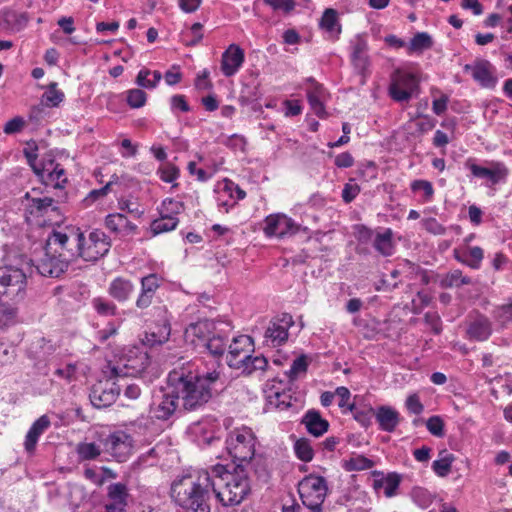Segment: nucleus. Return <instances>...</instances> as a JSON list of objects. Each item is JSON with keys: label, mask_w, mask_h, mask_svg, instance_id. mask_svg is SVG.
<instances>
[{"label": "nucleus", "mask_w": 512, "mask_h": 512, "mask_svg": "<svg viewBox=\"0 0 512 512\" xmlns=\"http://www.w3.org/2000/svg\"><path fill=\"white\" fill-rule=\"evenodd\" d=\"M220 373L216 370L204 374L194 373L192 365L187 362L174 368L168 375L169 387L182 400L187 411L197 410L212 397V389L218 381Z\"/></svg>", "instance_id": "f257e3e1"}, {"label": "nucleus", "mask_w": 512, "mask_h": 512, "mask_svg": "<svg viewBox=\"0 0 512 512\" xmlns=\"http://www.w3.org/2000/svg\"><path fill=\"white\" fill-rule=\"evenodd\" d=\"M213 481L209 471L183 475L173 481L171 496L181 512H210V493Z\"/></svg>", "instance_id": "f03ea898"}, {"label": "nucleus", "mask_w": 512, "mask_h": 512, "mask_svg": "<svg viewBox=\"0 0 512 512\" xmlns=\"http://www.w3.org/2000/svg\"><path fill=\"white\" fill-rule=\"evenodd\" d=\"M209 474L213 481L212 492L223 506L238 505L250 493L249 478L241 464H237L233 472L217 464Z\"/></svg>", "instance_id": "7ed1b4c3"}, {"label": "nucleus", "mask_w": 512, "mask_h": 512, "mask_svg": "<svg viewBox=\"0 0 512 512\" xmlns=\"http://www.w3.org/2000/svg\"><path fill=\"white\" fill-rule=\"evenodd\" d=\"M70 237H80L73 226H65L60 230L53 229L48 235L45 254L36 265L42 276L57 278L66 271L71 258L67 253Z\"/></svg>", "instance_id": "20e7f679"}, {"label": "nucleus", "mask_w": 512, "mask_h": 512, "mask_svg": "<svg viewBox=\"0 0 512 512\" xmlns=\"http://www.w3.org/2000/svg\"><path fill=\"white\" fill-rule=\"evenodd\" d=\"M80 237L69 238L75 248L69 247L67 253L70 257L79 256L85 261H96L108 253L111 244L106 234L100 230H94L89 234V238L85 241V237L79 228L73 227Z\"/></svg>", "instance_id": "39448f33"}, {"label": "nucleus", "mask_w": 512, "mask_h": 512, "mask_svg": "<svg viewBox=\"0 0 512 512\" xmlns=\"http://www.w3.org/2000/svg\"><path fill=\"white\" fill-rule=\"evenodd\" d=\"M27 286L26 273L22 266L5 265L0 267V300L13 307L24 299Z\"/></svg>", "instance_id": "423d86ee"}, {"label": "nucleus", "mask_w": 512, "mask_h": 512, "mask_svg": "<svg viewBox=\"0 0 512 512\" xmlns=\"http://www.w3.org/2000/svg\"><path fill=\"white\" fill-rule=\"evenodd\" d=\"M225 443L228 454L241 465L248 463L255 455L256 436L249 427L235 428L228 434Z\"/></svg>", "instance_id": "0eeeda50"}, {"label": "nucleus", "mask_w": 512, "mask_h": 512, "mask_svg": "<svg viewBox=\"0 0 512 512\" xmlns=\"http://www.w3.org/2000/svg\"><path fill=\"white\" fill-rule=\"evenodd\" d=\"M149 356L143 351H130L125 359L118 363L108 362L103 368V373L109 378L137 377L141 375L149 365Z\"/></svg>", "instance_id": "6e6552de"}, {"label": "nucleus", "mask_w": 512, "mask_h": 512, "mask_svg": "<svg viewBox=\"0 0 512 512\" xmlns=\"http://www.w3.org/2000/svg\"><path fill=\"white\" fill-rule=\"evenodd\" d=\"M302 503L312 512H322V505L327 495L328 487L324 477L308 475L298 485Z\"/></svg>", "instance_id": "1a4fd4ad"}, {"label": "nucleus", "mask_w": 512, "mask_h": 512, "mask_svg": "<svg viewBox=\"0 0 512 512\" xmlns=\"http://www.w3.org/2000/svg\"><path fill=\"white\" fill-rule=\"evenodd\" d=\"M419 86L418 77L410 72L396 70L391 75L389 95L397 102H408Z\"/></svg>", "instance_id": "9d476101"}, {"label": "nucleus", "mask_w": 512, "mask_h": 512, "mask_svg": "<svg viewBox=\"0 0 512 512\" xmlns=\"http://www.w3.org/2000/svg\"><path fill=\"white\" fill-rule=\"evenodd\" d=\"M105 380H100L91 388L89 398L96 408H105L112 405L119 393L120 385L116 382L118 378H109L104 373Z\"/></svg>", "instance_id": "9b49d317"}, {"label": "nucleus", "mask_w": 512, "mask_h": 512, "mask_svg": "<svg viewBox=\"0 0 512 512\" xmlns=\"http://www.w3.org/2000/svg\"><path fill=\"white\" fill-rule=\"evenodd\" d=\"M104 447L116 461L124 462L132 452V438L124 431H116L106 438Z\"/></svg>", "instance_id": "f8f14e48"}, {"label": "nucleus", "mask_w": 512, "mask_h": 512, "mask_svg": "<svg viewBox=\"0 0 512 512\" xmlns=\"http://www.w3.org/2000/svg\"><path fill=\"white\" fill-rule=\"evenodd\" d=\"M218 326H227V323L209 319H203L195 323H191L185 329V339L196 348H201L205 343V340L208 339L210 334L214 332L215 328H218Z\"/></svg>", "instance_id": "ddd939ff"}, {"label": "nucleus", "mask_w": 512, "mask_h": 512, "mask_svg": "<svg viewBox=\"0 0 512 512\" xmlns=\"http://www.w3.org/2000/svg\"><path fill=\"white\" fill-rule=\"evenodd\" d=\"M264 233L268 237L282 238L287 235L295 234L298 226L285 214H272L265 218Z\"/></svg>", "instance_id": "4468645a"}, {"label": "nucleus", "mask_w": 512, "mask_h": 512, "mask_svg": "<svg viewBox=\"0 0 512 512\" xmlns=\"http://www.w3.org/2000/svg\"><path fill=\"white\" fill-rule=\"evenodd\" d=\"M35 174L46 186L62 188L67 182L64 168L53 159L44 160Z\"/></svg>", "instance_id": "2eb2a0df"}, {"label": "nucleus", "mask_w": 512, "mask_h": 512, "mask_svg": "<svg viewBox=\"0 0 512 512\" xmlns=\"http://www.w3.org/2000/svg\"><path fill=\"white\" fill-rule=\"evenodd\" d=\"M170 389V392L162 394L151 404L150 413L152 417L158 420H168L175 413L179 399L177 394L173 392V388Z\"/></svg>", "instance_id": "dca6fc26"}, {"label": "nucleus", "mask_w": 512, "mask_h": 512, "mask_svg": "<svg viewBox=\"0 0 512 512\" xmlns=\"http://www.w3.org/2000/svg\"><path fill=\"white\" fill-rule=\"evenodd\" d=\"M465 166L471 171L472 175L477 178L486 179L491 184H497L505 178L507 170L502 163H492L491 167H482L477 165L473 160L466 161Z\"/></svg>", "instance_id": "f3484780"}, {"label": "nucleus", "mask_w": 512, "mask_h": 512, "mask_svg": "<svg viewBox=\"0 0 512 512\" xmlns=\"http://www.w3.org/2000/svg\"><path fill=\"white\" fill-rule=\"evenodd\" d=\"M245 59L244 50L237 44H230L221 58V71L226 77L235 75Z\"/></svg>", "instance_id": "a211bd4d"}, {"label": "nucleus", "mask_w": 512, "mask_h": 512, "mask_svg": "<svg viewBox=\"0 0 512 512\" xmlns=\"http://www.w3.org/2000/svg\"><path fill=\"white\" fill-rule=\"evenodd\" d=\"M464 71L470 73L472 78L483 87H493L496 83L492 65L487 60H477L473 64H466Z\"/></svg>", "instance_id": "6ab92c4d"}, {"label": "nucleus", "mask_w": 512, "mask_h": 512, "mask_svg": "<svg viewBox=\"0 0 512 512\" xmlns=\"http://www.w3.org/2000/svg\"><path fill=\"white\" fill-rule=\"evenodd\" d=\"M229 324L227 326H218L214 332L210 334L201 348L208 351L214 357H220L227 349L229 338Z\"/></svg>", "instance_id": "aec40b11"}, {"label": "nucleus", "mask_w": 512, "mask_h": 512, "mask_svg": "<svg viewBox=\"0 0 512 512\" xmlns=\"http://www.w3.org/2000/svg\"><path fill=\"white\" fill-rule=\"evenodd\" d=\"M291 323V317L287 315L271 321L265 332L266 341L270 342L273 347L283 344L288 338V328Z\"/></svg>", "instance_id": "412c9836"}, {"label": "nucleus", "mask_w": 512, "mask_h": 512, "mask_svg": "<svg viewBox=\"0 0 512 512\" xmlns=\"http://www.w3.org/2000/svg\"><path fill=\"white\" fill-rule=\"evenodd\" d=\"M307 99L313 112L320 118L326 116L324 102L327 99V92L324 87L313 78L308 79Z\"/></svg>", "instance_id": "4be33fe9"}, {"label": "nucleus", "mask_w": 512, "mask_h": 512, "mask_svg": "<svg viewBox=\"0 0 512 512\" xmlns=\"http://www.w3.org/2000/svg\"><path fill=\"white\" fill-rule=\"evenodd\" d=\"M231 368L239 370L241 374L251 375L256 371H265L268 366L267 359L262 355L252 356L245 354L241 360H231Z\"/></svg>", "instance_id": "5701e85b"}, {"label": "nucleus", "mask_w": 512, "mask_h": 512, "mask_svg": "<svg viewBox=\"0 0 512 512\" xmlns=\"http://www.w3.org/2000/svg\"><path fill=\"white\" fill-rule=\"evenodd\" d=\"M51 426L50 418L47 415H42L39 417L28 430L25 440H24V449L25 451L32 455L36 450L37 442L41 435Z\"/></svg>", "instance_id": "b1692460"}, {"label": "nucleus", "mask_w": 512, "mask_h": 512, "mask_svg": "<svg viewBox=\"0 0 512 512\" xmlns=\"http://www.w3.org/2000/svg\"><path fill=\"white\" fill-rule=\"evenodd\" d=\"M466 333L470 340L486 341L492 334V323L486 316L477 314L470 320Z\"/></svg>", "instance_id": "393cba45"}, {"label": "nucleus", "mask_w": 512, "mask_h": 512, "mask_svg": "<svg viewBox=\"0 0 512 512\" xmlns=\"http://www.w3.org/2000/svg\"><path fill=\"white\" fill-rule=\"evenodd\" d=\"M375 419L382 431L392 433L400 423L399 412L391 406H379L374 412Z\"/></svg>", "instance_id": "a878e982"}, {"label": "nucleus", "mask_w": 512, "mask_h": 512, "mask_svg": "<svg viewBox=\"0 0 512 512\" xmlns=\"http://www.w3.org/2000/svg\"><path fill=\"white\" fill-rule=\"evenodd\" d=\"M134 284L124 277H116L108 286V294L116 301L123 303L130 299L134 292Z\"/></svg>", "instance_id": "bb28decb"}, {"label": "nucleus", "mask_w": 512, "mask_h": 512, "mask_svg": "<svg viewBox=\"0 0 512 512\" xmlns=\"http://www.w3.org/2000/svg\"><path fill=\"white\" fill-rule=\"evenodd\" d=\"M301 423L305 425L308 433L320 437L328 431L329 422L322 418L320 413L314 409L308 410L303 416Z\"/></svg>", "instance_id": "cd10ccee"}, {"label": "nucleus", "mask_w": 512, "mask_h": 512, "mask_svg": "<svg viewBox=\"0 0 512 512\" xmlns=\"http://www.w3.org/2000/svg\"><path fill=\"white\" fill-rule=\"evenodd\" d=\"M228 353L226 356V361L229 367H231V360H241V357L245 354H249L251 348L253 347V340L250 336L240 335L238 337H234L230 345L228 346Z\"/></svg>", "instance_id": "c85d7f7f"}, {"label": "nucleus", "mask_w": 512, "mask_h": 512, "mask_svg": "<svg viewBox=\"0 0 512 512\" xmlns=\"http://www.w3.org/2000/svg\"><path fill=\"white\" fill-rule=\"evenodd\" d=\"M352 62L356 69L364 73L370 66L367 41L357 36L352 44Z\"/></svg>", "instance_id": "c756f323"}, {"label": "nucleus", "mask_w": 512, "mask_h": 512, "mask_svg": "<svg viewBox=\"0 0 512 512\" xmlns=\"http://www.w3.org/2000/svg\"><path fill=\"white\" fill-rule=\"evenodd\" d=\"M373 248L382 256L389 257L395 251L393 231L390 228L377 230L372 242Z\"/></svg>", "instance_id": "7c9ffc66"}, {"label": "nucleus", "mask_w": 512, "mask_h": 512, "mask_svg": "<svg viewBox=\"0 0 512 512\" xmlns=\"http://www.w3.org/2000/svg\"><path fill=\"white\" fill-rule=\"evenodd\" d=\"M105 226L114 233H122L124 235L134 234L137 230V226L121 213L107 215L105 218Z\"/></svg>", "instance_id": "2f4dec72"}, {"label": "nucleus", "mask_w": 512, "mask_h": 512, "mask_svg": "<svg viewBox=\"0 0 512 512\" xmlns=\"http://www.w3.org/2000/svg\"><path fill=\"white\" fill-rule=\"evenodd\" d=\"M25 197L30 200L27 204V211L35 215H43L48 210L55 211L57 209L56 204L59 203L58 200L49 196L31 197L29 193H26Z\"/></svg>", "instance_id": "473e14b6"}, {"label": "nucleus", "mask_w": 512, "mask_h": 512, "mask_svg": "<svg viewBox=\"0 0 512 512\" xmlns=\"http://www.w3.org/2000/svg\"><path fill=\"white\" fill-rule=\"evenodd\" d=\"M319 24L330 38L337 39L341 33V25L338 21L337 11L332 8H328L324 11Z\"/></svg>", "instance_id": "72a5a7b5"}, {"label": "nucleus", "mask_w": 512, "mask_h": 512, "mask_svg": "<svg viewBox=\"0 0 512 512\" xmlns=\"http://www.w3.org/2000/svg\"><path fill=\"white\" fill-rule=\"evenodd\" d=\"M400 482L401 478L398 474L389 473L386 477L375 479L373 482V487L376 491L383 489L385 496L390 498L396 494Z\"/></svg>", "instance_id": "f704fd0d"}, {"label": "nucleus", "mask_w": 512, "mask_h": 512, "mask_svg": "<svg viewBox=\"0 0 512 512\" xmlns=\"http://www.w3.org/2000/svg\"><path fill=\"white\" fill-rule=\"evenodd\" d=\"M162 79L160 71H150L147 68L141 69L137 76L135 83L145 89H154Z\"/></svg>", "instance_id": "c9c22d12"}, {"label": "nucleus", "mask_w": 512, "mask_h": 512, "mask_svg": "<svg viewBox=\"0 0 512 512\" xmlns=\"http://www.w3.org/2000/svg\"><path fill=\"white\" fill-rule=\"evenodd\" d=\"M472 284V279L468 276H464L461 270H453L445 274L440 280V286L442 288H459L463 285Z\"/></svg>", "instance_id": "e433bc0d"}, {"label": "nucleus", "mask_w": 512, "mask_h": 512, "mask_svg": "<svg viewBox=\"0 0 512 512\" xmlns=\"http://www.w3.org/2000/svg\"><path fill=\"white\" fill-rule=\"evenodd\" d=\"M178 218L173 215L161 214V217L151 223V231L154 235L174 230L178 225Z\"/></svg>", "instance_id": "4c0bfd02"}, {"label": "nucleus", "mask_w": 512, "mask_h": 512, "mask_svg": "<svg viewBox=\"0 0 512 512\" xmlns=\"http://www.w3.org/2000/svg\"><path fill=\"white\" fill-rule=\"evenodd\" d=\"M454 459L453 454L449 453L447 450H442L439 453V458L432 464L433 471L440 477L447 476L451 470Z\"/></svg>", "instance_id": "58836bf2"}, {"label": "nucleus", "mask_w": 512, "mask_h": 512, "mask_svg": "<svg viewBox=\"0 0 512 512\" xmlns=\"http://www.w3.org/2000/svg\"><path fill=\"white\" fill-rule=\"evenodd\" d=\"M101 448L94 442H80L76 446V453L80 461H91L98 458Z\"/></svg>", "instance_id": "ea45409f"}, {"label": "nucleus", "mask_w": 512, "mask_h": 512, "mask_svg": "<svg viewBox=\"0 0 512 512\" xmlns=\"http://www.w3.org/2000/svg\"><path fill=\"white\" fill-rule=\"evenodd\" d=\"M57 83L53 82L49 85L47 91L41 97V104L46 107H56L64 99V93L57 88Z\"/></svg>", "instance_id": "a19ab883"}, {"label": "nucleus", "mask_w": 512, "mask_h": 512, "mask_svg": "<svg viewBox=\"0 0 512 512\" xmlns=\"http://www.w3.org/2000/svg\"><path fill=\"white\" fill-rule=\"evenodd\" d=\"M92 306L101 316H115L117 314V306L114 302L103 297H97L92 300Z\"/></svg>", "instance_id": "79ce46f5"}, {"label": "nucleus", "mask_w": 512, "mask_h": 512, "mask_svg": "<svg viewBox=\"0 0 512 512\" xmlns=\"http://www.w3.org/2000/svg\"><path fill=\"white\" fill-rule=\"evenodd\" d=\"M294 451L301 461L310 462L313 459L314 451L310 441L306 438H300L295 441Z\"/></svg>", "instance_id": "37998d69"}, {"label": "nucleus", "mask_w": 512, "mask_h": 512, "mask_svg": "<svg viewBox=\"0 0 512 512\" xmlns=\"http://www.w3.org/2000/svg\"><path fill=\"white\" fill-rule=\"evenodd\" d=\"M433 46L431 36L426 32H419L414 35L410 41L409 49L411 51H423Z\"/></svg>", "instance_id": "c03bdc74"}, {"label": "nucleus", "mask_w": 512, "mask_h": 512, "mask_svg": "<svg viewBox=\"0 0 512 512\" xmlns=\"http://www.w3.org/2000/svg\"><path fill=\"white\" fill-rule=\"evenodd\" d=\"M127 488L122 483H113L108 487V499L111 502L127 505Z\"/></svg>", "instance_id": "a18cd8bd"}, {"label": "nucleus", "mask_w": 512, "mask_h": 512, "mask_svg": "<svg viewBox=\"0 0 512 512\" xmlns=\"http://www.w3.org/2000/svg\"><path fill=\"white\" fill-rule=\"evenodd\" d=\"M374 466V462L362 455H357L355 457L350 458L346 462V469L348 471H361V470H367Z\"/></svg>", "instance_id": "49530a36"}, {"label": "nucleus", "mask_w": 512, "mask_h": 512, "mask_svg": "<svg viewBox=\"0 0 512 512\" xmlns=\"http://www.w3.org/2000/svg\"><path fill=\"white\" fill-rule=\"evenodd\" d=\"M307 366L308 363L304 355L297 357L293 361L289 371L286 372L289 380L294 381L298 378L299 375L306 373Z\"/></svg>", "instance_id": "de8ad7c7"}, {"label": "nucleus", "mask_w": 512, "mask_h": 512, "mask_svg": "<svg viewBox=\"0 0 512 512\" xmlns=\"http://www.w3.org/2000/svg\"><path fill=\"white\" fill-rule=\"evenodd\" d=\"M160 283L161 279L157 274H149L141 278V291L155 295Z\"/></svg>", "instance_id": "09e8293b"}, {"label": "nucleus", "mask_w": 512, "mask_h": 512, "mask_svg": "<svg viewBox=\"0 0 512 512\" xmlns=\"http://www.w3.org/2000/svg\"><path fill=\"white\" fill-rule=\"evenodd\" d=\"M411 190L413 192L422 191L424 194V201L428 202L434 195L432 183L427 180H414L411 183Z\"/></svg>", "instance_id": "8fccbe9b"}, {"label": "nucleus", "mask_w": 512, "mask_h": 512, "mask_svg": "<svg viewBox=\"0 0 512 512\" xmlns=\"http://www.w3.org/2000/svg\"><path fill=\"white\" fill-rule=\"evenodd\" d=\"M147 95L141 89L127 91V103L131 108H140L146 103Z\"/></svg>", "instance_id": "3c124183"}, {"label": "nucleus", "mask_w": 512, "mask_h": 512, "mask_svg": "<svg viewBox=\"0 0 512 512\" xmlns=\"http://www.w3.org/2000/svg\"><path fill=\"white\" fill-rule=\"evenodd\" d=\"M37 151L38 147L35 142H28L26 147L23 149V154L26 157L29 166L33 169L34 173L41 167V164H37Z\"/></svg>", "instance_id": "603ef678"}, {"label": "nucleus", "mask_w": 512, "mask_h": 512, "mask_svg": "<svg viewBox=\"0 0 512 512\" xmlns=\"http://www.w3.org/2000/svg\"><path fill=\"white\" fill-rule=\"evenodd\" d=\"M467 255L468 261H466V265L472 269H479L484 258L483 249L478 246L471 247L469 248Z\"/></svg>", "instance_id": "864d4df0"}, {"label": "nucleus", "mask_w": 512, "mask_h": 512, "mask_svg": "<svg viewBox=\"0 0 512 512\" xmlns=\"http://www.w3.org/2000/svg\"><path fill=\"white\" fill-rule=\"evenodd\" d=\"M184 208L183 203L173 200L171 198H167L162 202L160 214H168L176 216L179 214Z\"/></svg>", "instance_id": "5fc2aeb1"}, {"label": "nucleus", "mask_w": 512, "mask_h": 512, "mask_svg": "<svg viewBox=\"0 0 512 512\" xmlns=\"http://www.w3.org/2000/svg\"><path fill=\"white\" fill-rule=\"evenodd\" d=\"M158 175L160 179L166 183H173L179 176V169L172 165H166L158 170Z\"/></svg>", "instance_id": "6e6d98bb"}, {"label": "nucleus", "mask_w": 512, "mask_h": 512, "mask_svg": "<svg viewBox=\"0 0 512 512\" xmlns=\"http://www.w3.org/2000/svg\"><path fill=\"white\" fill-rule=\"evenodd\" d=\"M264 3L269 5L275 11H282L289 13L295 8L294 0H264Z\"/></svg>", "instance_id": "4d7b16f0"}, {"label": "nucleus", "mask_w": 512, "mask_h": 512, "mask_svg": "<svg viewBox=\"0 0 512 512\" xmlns=\"http://www.w3.org/2000/svg\"><path fill=\"white\" fill-rule=\"evenodd\" d=\"M426 427L428 431L437 437L443 436L444 423L439 416H432L427 420Z\"/></svg>", "instance_id": "13d9d810"}, {"label": "nucleus", "mask_w": 512, "mask_h": 512, "mask_svg": "<svg viewBox=\"0 0 512 512\" xmlns=\"http://www.w3.org/2000/svg\"><path fill=\"white\" fill-rule=\"evenodd\" d=\"M354 413V419L359 422L362 426L368 427L371 425V418L374 415L375 410L372 407L366 410H358L354 407L352 411Z\"/></svg>", "instance_id": "bf43d9fd"}, {"label": "nucleus", "mask_w": 512, "mask_h": 512, "mask_svg": "<svg viewBox=\"0 0 512 512\" xmlns=\"http://www.w3.org/2000/svg\"><path fill=\"white\" fill-rule=\"evenodd\" d=\"M119 209L127 211L134 217H140L144 213V211L140 209V206L137 202L128 199H122L119 201Z\"/></svg>", "instance_id": "052dcab7"}, {"label": "nucleus", "mask_w": 512, "mask_h": 512, "mask_svg": "<svg viewBox=\"0 0 512 512\" xmlns=\"http://www.w3.org/2000/svg\"><path fill=\"white\" fill-rule=\"evenodd\" d=\"M407 410L415 415H419L423 412L424 406L420 402V398L417 394H412L407 397L405 402Z\"/></svg>", "instance_id": "680f3d73"}, {"label": "nucleus", "mask_w": 512, "mask_h": 512, "mask_svg": "<svg viewBox=\"0 0 512 512\" xmlns=\"http://www.w3.org/2000/svg\"><path fill=\"white\" fill-rule=\"evenodd\" d=\"M24 126L25 121L22 117H14L5 124L3 131L6 134H14L20 132Z\"/></svg>", "instance_id": "e2e57ef3"}, {"label": "nucleus", "mask_w": 512, "mask_h": 512, "mask_svg": "<svg viewBox=\"0 0 512 512\" xmlns=\"http://www.w3.org/2000/svg\"><path fill=\"white\" fill-rule=\"evenodd\" d=\"M335 395L338 396L340 399V401L338 403L340 408L347 407L350 411L354 410V404H348V400L351 396V393L348 390V388H346L344 386L338 387L335 390Z\"/></svg>", "instance_id": "0e129e2a"}, {"label": "nucleus", "mask_w": 512, "mask_h": 512, "mask_svg": "<svg viewBox=\"0 0 512 512\" xmlns=\"http://www.w3.org/2000/svg\"><path fill=\"white\" fill-rule=\"evenodd\" d=\"M119 325L115 323H108L107 326L99 330L96 337L100 343H105L111 336L115 335L118 331Z\"/></svg>", "instance_id": "69168bd1"}, {"label": "nucleus", "mask_w": 512, "mask_h": 512, "mask_svg": "<svg viewBox=\"0 0 512 512\" xmlns=\"http://www.w3.org/2000/svg\"><path fill=\"white\" fill-rule=\"evenodd\" d=\"M376 234V231L366 227V226H363V225H360V226H357L356 228V237L358 239L359 242L361 243H368V242H373V238Z\"/></svg>", "instance_id": "338daca9"}, {"label": "nucleus", "mask_w": 512, "mask_h": 512, "mask_svg": "<svg viewBox=\"0 0 512 512\" xmlns=\"http://www.w3.org/2000/svg\"><path fill=\"white\" fill-rule=\"evenodd\" d=\"M423 226L426 231L434 235H443L445 233V227L435 218H428L424 220Z\"/></svg>", "instance_id": "774afa93"}]
</instances>
